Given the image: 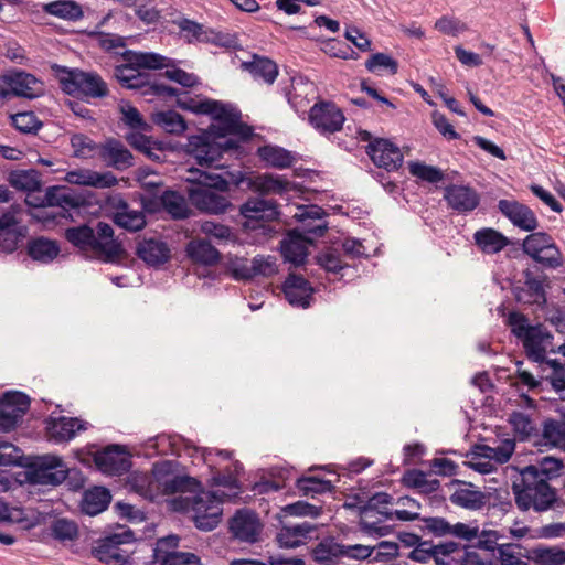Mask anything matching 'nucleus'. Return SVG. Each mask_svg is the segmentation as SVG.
Returning a JSON list of instances; mask_svg holds the SVG:
<instances>
[{"label":"nucleus","mask_w":565,"mask_h":565,"mask_svg":"<svg viewBox=\"0 0 565 565\" xmlns=\"http://www.w3.org/2000/svg\"><path fill=\"white\" fill-rule=\"evenodd\" d=\"M183 109L195 114L211 115L216 121L202 135L191 136L188 139L186 151L193 156L201 167L213 166L224 151L235 147L228 136L248 137L249 128L242 125L241 113L236 107L218 100H178Z\"/></svg>","instance_id":"obj_1"},{"label":"nucleus","mask_w":565,"mask_h":565,"mask_svg":"<svg viewBox=\"0 0 565 565\" xmlns=\"http://www.w3.org/2000/svg\"><path fill=\"white\" fill-rule=\"evenodd\" d=\"M183 109L195 114L211 115L216 121L202 135L191 136L188 139L186 151L193 156L201 167L213 166L224 151L235 147L228 136L248 137L249 128L242 125L241 113L236 107L218 100H178Z\"/></svg>","instance_id":"obj_2"},{"label":"nucleus","mask_w":565,"mask_h":565,"mask_svg":"<svg viewBox=\"0 0 565 565\" xmlns=\"http://www.w3.org/2000/svg\"><path fill=\"white\" fill-rule=\"evenodd\" d=\"M220 469H224L227 473L213 476V484L227 489V492L220 489L201 491L192 498L181 497L174 501V509L190 512L195 526L202 531L214 530L222 519V503L232 500L239 493L235 475L243 469L242 465L238 461H233L231 467H220Z\"/></svg>","instance_id":"obj_3"},{"label":"nucleus","mask_w":565,"mask_h":565,"mask_svg":"<svg viewBox=\"0 0 565 565\" xmlns=\"http://www.w3.org/2000/svg\"><path fill=\"white\" fill-rule=\"evenodd\" d=\"M185 180L192 183L188 194L198 210L217 215L225 213L231 206L230 200L223 194L228 190V182L220 174L193 169L189 170Z\"/></svg>","instance_id":"obj_4"},{"label":"nucleus","mask_w":565,"mask_h":565,"mask_svg":"<svg viewBox=\"0 0 565 565\" xmlns=\"http://www.w3.org/2000/svg\"><path fill=\"white\" fill-rule=\"evenodd\" d=\"M64 236L82 252L92 253L105 260L113 259L121 252L120 244L114 237L113 227L104 222H98L96 228L86 224L68 227Z\"/></svg>","instance_id":"obj_5"},{"label":"nucleus","mask_w":565,"mask_h":565,"mask_svg":"<svg viewBox=\"0 0 565 565\" xmlns=\"http://www.w3.org/2000/svg\"><path fill=\"white\" fill-rule=\"evenodd\" d=\"M515 503L522 511L533 509L543 512L551 509L556 502V492L545 479H539L533 465L521 471L520 482L512 486Z\"/></svg>","instance_id":"obj_6"},{"label":"nucleus","mask_w":565,"mask_h":565,"mask_svg":"<svg viewBox=\"0 0 565 565\" xmlns=\"http://www.w3.org/2000/svg\"><path fill=\"white\" fill-rule=\"evenodd\" d=\"M124 63L115 67L114 76L126 88L137 89L143 87L148 79L146 72L168 66L166 56L151 52H136L125 50Z\"/></svg>","instance_id":"obj_7"},{"label":"nucleus","mask_w":565,"mask_h":565,"mask_svg":"<svg viewBox=\"0 0 565 565\" xmlns=\"http://www.w3.org/2000/svg\"><path fill=\"white\" fill-rule=\"evenodd\" d=\"M393 497L386 492L373 494L367 502L360 508V529L370 536H385L395 521Z\"/></svg>","instance_id":"obj_8"},{"label":"nucleus","mask_w":565,"mask_h":565,"mask_svg":"<svg viewBox=\"0 0 565 565\" xmlns=\"http://www.w3.org/2000/svg\"><path fill=\"white\" fill-rule=\"evenodd\" d=\"M136 540L134 532L126 525H117L113 532L96 542L93 555L106 565H126L130 562L131 553L122 545Z\"/></svg>","instance_id":"obj_9"},{"label":"nucleus","mask_w":565,"mask_h":565,"mask_svg":"<svg viewBox=\"0 0 565 565\" xmlns=\"http://www.w3.org/2000/svg\"><path fill=\"white\" fill-rule=\"evenodd\" d=\"M58 79L62 89L68 95L87 98H103L108 95L106 82L95 72L61 68Z\"/></svg>","instance_id":"obj_10"},{"label":"nucleus","mask_w":565,"mask_h":565,"mask_svg":"<svg viewBox=\"0 0 565 565\" xmlns=\"http://www.w3.org/2000/svg\"><path fill=\"white\" fill-rule=\"evenodd\" d=\"M22 465L26 467V478L30 483L40 486H58L68 475V468L63 459L54 455H44L34 458L31 462Z\"/></svg>","instance_id":"obj_11"},{"label":"nucleus","mask_w":565,"mask_h":565,"mask_svg":"<svg viewBox=\"0 0 565 565\" xmlns=\"http://www.w3.org/2000/svg\"><path fill=\"white\" fill-rule=\"evenodd\" d=\"M0 87L4 92L1 99H7L11 96L33 99L41 96L44 92L42 81L31 73L17 68H10L0 76Z\"/></svg>","instance_id":"obj_12"},{"label":"nucleus","mask_w":565,"mask_h":565,"mask_svg":"<svg viewBox=\"0 0 565 565\" xmlns=\"http://www.w3.org/2000/svg\"><path fill=\"white\" fill-rule=\"evenodd\" d=\"M344 120L343 113L333 103L321 102L310 108L309 121L322 135L340 131Z\"/></svg>","instance_id":"obj_13"},{"label":"nucleus","mask_w":565,"mask_h":565,"mask_svg":"<svg viewBox=\"0 0 565 565\" xmlns=\"http://www.w3.org/2000/svg\"><path fill=\"white\" fill-rule=\"evenodd\" d=\"M30 407L29 397L20 392H8L0 398V431L14 429Z\"/></svg>","instance_id":"obj_14"},{"label":"nucleus","mask_w":565,"mask_h":565,"mask_svg":"<svg viewBox=\"0 0 565 565\" xmlns=\"http://www.w3.org/2000/svg\"><path fill=\"white\" fill-rule=\"evenodd\" d=\"M178 541L179 539L173 535L159 540L153 550L156 563L160 565H202L200 557L194 553L174 551Z\"/></svg>","instance_id":"obj_15"},{"label":"nucleus","mask_w":565,"mask_h":565,"mask_svg":"<svg viewBox=\"0 0 565 565\" xmlns=\"http://www.w3.org/2000/svg\"><path fill=\"white\" fill-rule=\"evenodd\" d=\"M107 205L111 209L114 223L119 227L129 232H137L145 227V213L140 210L131 209L119 194L109 196Z\"/></svg>","instance_id":"obj_16"},{"label":"nucleus","mask_w":565,"mask_h":565,"mask_svg":"<svg viewBox=\"0 0 565 565\" xmlns=\"http://www.w3.org/2000/svg\"><path fill=\"white\" fill-rule=\"evenodd\" d=\"M262 527L258 515L250 510L237 511L230 522V530L234 537L246 543L258 541Z\"/></svg>","instance_id":"obj_17"},{"label":"nucleus","mask_w":565,"mask_h":565,"mask_svg":"<svg viewBox=\"0 0 565 565\" xmlns=\"http://www.w3.org/2000/svg\"><path fill=\"white\" fill-rule=\"evenodd\" d=\"M367 154L380 168L387 171L397 170L403 162V154L397 146L386 139H376L367 146Z\"/></svg>","instance_id":"obj_18"},{"label":"nucleus","mask_w":565,"mask_h":565,"mask_svg":"<svg viewBox=\"0 0 565 565\" xmlns=\"http://www.w3.org/2000/svg\"><path fill=\"white\" fill-rule=\"evenodd\" d=\"M38 205L43 209H61L58 214L62 217H73L71 211L78 210L81 205V199L76 196L71 190L64 186H50L46 189L41 202Z\"/></svg>","instance_id":"obj_19"},{"label":"nucleus","mask_w":565,"mask_h":565,"mask_svg":"<svg viewBox=\"0 0 565 565\" xmlns=\"http://www.w3.org/2000/svg\"><path fill=\"white\" fill-rule=\"evenodd\" d=\"M311 234L294 230L281 241L280 250L286 262L299 266L305 263L308 255V244L312 242Z\"/></svg>","instance_id":"obj_20"},{"label":"nucleus","mask_w":565,"mask_h":565,"mask_svg":"<svg viewBox=\"0 0 565 565\" xmlns=\"http://www.w3.org/2000/svg\"><path fill=\"white\" fill-rule=\"evenodd\" d=\"M166 465L154 466V481L159 494L185 493L186 491H195L199 483L195 479L184 476H175L173 473H162Z\"/></svg>","instance_id":"obj_21"},{"label":"nucleus","mask_w":565,"mask_h":565,"mask_svg":"<svg viewBox=\"0 0 565 565\" xmlns=\"http://www.w3.org/2000/svg\"><path fill=\"white\" fill-rule=\"evenodd\" d=\"M499 211L510 220V222L526 232L534 231L539 223L533 211L526 205L511 200H500Z\"/></svg>","instance_id":"obj_22"},{"label":"nucleus","mask_w":565,"mask_h":565,"mask_svg":"<svg viewBox=\"0 0 565 565\" xmlns=\"http://www.w3.org/2000/svg\"><path fill=\"white\" fill-rule=\"evenodd\" d=\"M94 460L102 472L114 476L126 472L130 466L126 451L118 445L109 446L97 452Z\"/></svg>","instance_id":"obj_23"},{"label":"nucleus","mask_w":565,"mask_h":565,"mask_svg":"<svg viewBox=\"0 0 565 565\" xmlns=\"http://www.w3.org/2000/svg\"><path fill=\"white\" fill-rule=\"evenodd\" d=\"M316 525L308 522L287 523L277 533V542L281 547L295 548L311 540Z\"/></svg>","instance_id":"obj_24"},{"label":"nucleus","mask_w":565,"mask_h":565,"mask_svg":"<svg viewBox=\"0 0 565 565\" xmlns=\"http://www.w3.org/2000/svg\"><path fill=\"white\" fill-rule=\"evenodd\" d=\"M46 428L51 440L63 443L73 439L78 431L85 430L87 423L73 417H50Z\"/></svg>","instance_id":"obj_25"},{"label":"nucleus","mask_w":565,"mask_h":565,"mask_svg":"<svg viewBox=\"0 0 565 565\" xmlns=\"http://www.w3.org/2000/svg\"><path fill=\"white\" fill-rule=\"evenodd\" d=\"M444 199L458 213H468L479 205V194L466 185H449L445 189Z\"/></svg>","instance_id":"obj_26"},{"label":"nucleus","mask_w":565,"mask_h":565,"mask_svg":"<svg viewBox=\"0 0 565 565\" xmlns=\"http://www.w3.org/2000/svg\"><path fill=\"white\" fill-rule=\"evenodd\" d=\"M245 182L252 191L264 195H281L291 189V182L281 175L271 173L250 174Z\"/></svg>","instance_id":"obj_27"},{"label":"nucleus","mask_w":565,"mask_h":565,"mask_svg":"<svg viewBox=\"0 0 565 565\" xmlns=\"http://www.w3.org/2000/svg\"><path fill=\"white\" fill-rule=\"evenodd\" d=\"M282 290L291 306L303 309L310 306L313 288L305 278L290 274L284 282Z\"/></svg>","instance_id":"obj_28"},{"label":"nucleus","mask_w":565,"mask_h":565,"mask_svg":"<svg viewBox=\"0 0 565 565\" xmlns=\"http://www.w3.org/2000/svg\"><path fill=\"white\" fill-rule=\"evenodd\" d=\"M65 180L71 184L93 186L97 189L111 188L117 184V178L109 171L97 172L89 169L68 171Z\"/></svg>","instance_id":"obj_29"},{"label":"nucleus","mask_w":565,"mask_h":565,"mask_svg":"<svg viewBox=\"0 0 565 565\" xmlns=\"http://www.w3.org/2000/svg\"><path fill=\"white\" fill-rule=\"evenodd\" d=\"M239 213L247 221H273L279 215L277 204L262 198L248 199L241 205Z\"/></svg>","instance_id":"obj_30"},{"label":"nucleus","mask_w":565,"mask_h":565,"mask_svg":"<svg viewBox=\"0 0 565 565\" xmlns=\"http://www.w3.org/2000/svg\"><path fill=\"white\" fill-rule=\"evenodd\" d=\"M323 210L317 205L299 206L295 217L302 223L301 231L305 234H311L315 237L322 236L327 230L326 222L322 221Z\"/></svg>","instance_id":"obj_31"},{"label":"nucleus","mask_w":565,"mask_h":565,"mask_svg":"<svg viewBox=\"0 0 565 565\" xmlns=\"http://www.w3.org/2000/svg\"><path fill=\"white\" fill-rule=\"evenodd\" d=\"M550 340L551 335L539 326L530 329L521 339L526 355L534 362H543L545 360Z\"/></svg>","instance_id":"obj_32"},{"label":"nucleus","mask_w":565,"mask_h":565,"mask_svg":"<svg viewBox=\"0 0 565 565\" xmlns=\"http://www.w3.org/2000/svg\"><path fill=\"white\" fill-rule=\"evenodd\" d=\"M473 241L476 246L483 254L488 255L498 254L510 244V239L507 236L491 227H483L476 231Z\"/></svg>","instance_id":"obj_33"},{"label":"nucleus","mask_w":565,"mask_h":565,"mask_svg":"<svg viewBox=\"0 0 565 565\" xmlns=\"http://www.w3.org/2000/svg\"><path fill=\"white\" fill-rule=\"evenodd\" d=\"M99 156L107 166L121 169L132 164V157L129 150L117 140L106 141L99 149Z\"/></svg>","instance_id":"obj_34"},{"label":"nucleus","mask_w":565,"mask_h":565,"mask_svg":"<svg viewBox=\"0 0 565 565\" xmlns=\"http://www.w3.org/2000/svg\"><path fill=\"white\" fill-rule=\"evenodd\" d=\"M186 255L194 262L211 266L218 262L220 252L206 239H191L185 247Z\"/></svg>","instance_id":"obj_35"},{"label":"nucleus","mask_w":565,"mask_h":565,"mask_svg":"<svg viewBox=\"0 0 565 565\" xmlns=\"http://www.w3.org/2000/svg\"><path fill=\"white\" fill-rule=\"evenodd\" d=\"M450 502L465 509L479 510L486 504L487 497L472 484L463 483L450 495Z\"/></svg>","instance_id":"obj_36"},{"label":"nucleus","mask_w":565,"mask_h":565,"mask_svg":"<svg viewBox=\"0 0 565 565\" xmlns=\"http://www.w3.org/2000/svg\"><path fill=\"white\" fill-rule=\"evenodd\" d=\"M111 500L110 492L104 487H94L84 492L81 508L87 515H97L105 511Z\"/></svg>","instance_id":"obj_37"},{"label":"nucleus","mask_w":565,"mask_h":565,"mask_svg":"<svg viewBox=\"0 0 565 565\" xmlns=\"http://www.w3.org/2000/svg\"><path fill=\"white\" fill-rule=\"evenodd\" d=\"M257 153L266 166L276 169L289 168L295 162L294 153L278 146L267 145L260 147L258 148Z\"/></svg>","instance_id":"obj_38"},{"label":"nucleus","mask_w":565,"mask_h":565,"mask_svg":"<svg viewBox=\"0 0 565 565\" xmlns=\"http://www.w3.org/2000/svg\"><path fill=\"white\" fill-rule=\"evenodd\" d=\"M138 256L149 265L166 263L170 257L167 244L157 239H146L138 246Z\"/></svg>","instance_id":"obj_39"},{"label":"nucleus","mask_w":565,"mask_h":565,"mask_svg":"<svg viewBox=\"0 0 565 565\" xmlns=\"http://www.w3.org/2000/svg\"><path fill=\"white\" fill-rule=\"evenodd\" d=\"M181 441L180 436L161 434L148 439L145 443V449L147 450L148 456L179 455Z\"/></svg>","instance_id":"obj_40"},{"label":"nucleus","mask_w":565,"mask_h":565,"mask_svg":"<svg viewBox=\"0 0 565 565\" xmlns=\"http://www.w3.org/2000/svg\"><path fill=\"white\" fill-rule=\"evenodd\" d=\"M20 233L17 230V221L13 215L4 214L0 217V250L12 253L17 249L20 241Z\"/></svg>","instance_id":"obj_41"},{"label":"nucleus","mask_w":565,"mask_h":565,"mask_svg":"<svg viewBox=\"0 0 565 565\" xmlns=\"http://www.w3.org/2000/svg\"><path fill=\"white\" fill-rule=\"evenodd\" d=\"M28 253L32 259L47 264L58 255L60 247L54 241L39 237L29 242Z\"/></svg>","instance_id":"obj_42"},{"label":"nucleus","mask_w":565,"mask_h":565,"mask_svg":"<svg viewBox=\"0 0 565 565\" xmlns=\"http://www.w3.org/2000/svg\"><path fill=\"white\" fill-rule=\"evenodd\" d=\"M43 10L56 18L78 21L83 18L82 7L73 0H57L44 4Z\"/></svg>","instance_id":"obj_43"},{"label":"nucleus","mask_w":565,"mask_h":565,"mask_svg":"<svg viewBox=\"0 0 565 565\" xmlns=\"http://www.w3.org/2000/svg\"><path fill=\"white\" fill-rule=\"evenodd\" d=\"M181 35L189 42H211L214 41L213 32L205 30L204 26L195 21L182 18L174 21Z\"/></svg>","instance_id":"obj_44"},{"label":"nucleus","mask_w":565,"mask_h":565,"mask_svg":"<svg viewBox=\"0 0 565 565\" xmlns=\"http://www.w3.org/2000/svg\"><path fill=\"white\" fill-rule=\"evenodd\" d=\"M515 449V443L512 439L501 440L495 446H478V454L491 459L495 465H502L509 461Z\"/></svg>","instance_id":"obj_45"},{"label":"nucleus","mask_w":565,"mask_h":565,"mask_svg":"<svg viewBox=\"0 0 565 565\" xmlns=\"http://www.w3.org/2000/svg\"><path fill=\"white\" fill-rule=\"evenodd\" d=\"M246 68L256 79L267 84H273L278 75L276 63L267 57L254 56L253 61L246 64Z\"/></svg>","instance_id":"obj_46"},{"label":"nucleus","mask_w":565,"mask_h":565,"mask_svg":"<svg viewBox=\"0 0 565 565\" xmlns=\"http://www.w3.org/2000/svg\"><path fill=\"white\" fill-rule=\"evenodd\" d=\"M542 445L565 450V423L546 420L542 430Z\"/></svg>","instance_id":"obj_47"},{"label":"nucleus","mask_w":565,"mask_h":565,"mask_svg":"<svg viewBox=\"0 0 565 565\" xmlns=\"http://www.w3.org/2000/svg\"><path fill=\"white\" fill-rule=\"evenodd\" d=\"M312 557L322 565H332L342 557V544L334 540H324L312 550Z\"/></svg>","instance_id":"obj_48"},{"label":"nucleus","mask_w":565,"mask_h":565,"mask_svg":"<svg viewBox=\"0 0 565 565\" xmlns=\"http://www.w3.org/2000/svg\"><path fill=\"white\" fill-rule=\"evenodd\" d=\"M153 121L169 134L180 135L186 129L185 120L174 110L154 114Z\"/></svg>","instance_id":"obj_49"},{"label":"nucleus","mask_w":565,"mask_h":565,"mask_svg":"<svg viewBox=\"0 0 565 565\" xmlns=\"http://www.w3.org/2000/svg\"><path fill=\"white\" fill-rule=\"evenodd\" d=\"M9 181L13 188L26 192H35L41 186L39 175L34 170L14 171L10 174Z\"/></svg>","instance_id":"obj_50"},{"label":"nucleus","mask_w":565,"mask_h":565,"mask_svg":"<svg viewBox=\"0 0 565 565\" xmlns=\"http://www.w3.org/2000/svg\"><path fill=\"white\" fill-rule=\"evenodd\" d=\"M162 205L173 218H185L189 215V207L183 196L173 191L163 193Z\"/></svg>","instance_id":"obj_51"},{"label":"nucleus","mask_w":565,"mask_h":565,"mask_svg":"<svg viewBox=\"0 0 565 565\" xmlns=\"http://www.w3.org/2000/svg\"><path fill=\"white\" fill-rule=\"evenodd\" d=\"M296 488L303 495L315 497L332 490V483L329 480L317 477H301L296 481Z\"/></svg>","instance_id":"obj_52"},{"label":"nucleus","mask_w":565,"mask_h":565,"mask_svg":"<svg viewBox=\"0 0 565 565\" xmlns=\"http://www.w3.org/2000/svg\"><path fill=\"white\" fill-rule=\"evenodd\" d=\"M365 67L371 73L380 74L382 71H386L391 75H395L398 71V63L385 53H375L366 60Z\"/></svg>","instance_id":"obj_53"},{"label":"nucleus","mask_w":565,"mask_h":565,"mask_svg":"<svg viewBox=\"0 0 565 565\" xmlns=\"http://www.w3.org/2000/svg\"><path fill=\"white\" fill-rule=\"evenodd\" d=\"M78 534V529L75 522L66 519H57L51 525V535L62 542H73Z\"/></svg>","instance_id":"obj_54"},{"label":"nucleus","mask_w":565,"mask_h":565,"mask_svg":"<svg viewBox=\"0 0 565 565\" xmlns=\"http://www.w3.org/2000/svg\"><path fill=\"white\" fill-rule=\"evenodd\" d=\"M131 488L140 495L153 500L158 495V489L154 481V471L151 476L146 473L136 475L129 481Z\"/></svg>","instance_id":"obj_55"},{"label":"nucleus","mask_w":565,"mask_h":565,"mask_svg":"<svg viewBox=\"0 0 565 565\" xmlns=\"http://www.w3.org/2000/svg\"><path fill=\"white\" fill-rule=\"evenodd\" d=\"M509 423L521 439L530 438L536 433V426L531 417L521 412H513L510 415Z\"/></svg>","instance_id":"obj_56"},{"label":"nucleus","mask_w":565,"mask_h":565,"mask_svg":"<svg viewBox=\"0 0 565 565\" xmlns=\"http://www.w3.org/2000/svg\"><path fill=\"white\" fill-rule=\"evenodd\" d=\"M200 231L209 236L214 238L217 243L230 242L235 239V235L232 230L224 224L205 221L201 223Z\"/></svg>","instance_id":"obj_57"},{"label":"nucleus","mask_w":565,"mask_h":565,"mask_svg":"<svg viewBox=\"0 0 565 565\" xmlns=\"http://www.w3.org/2000/svg\"><path fill=\"white\" fill-rule=\"evenodd\" d=\"M554 243V239L546 233L536 232L527 235L523 241V250L530 257L537 255L544 248Z\"/></svg>","instance_id":"obj_58"},{"label":"nucleus","mask_w":565,"mask_h":565,"mask_svg":"<svg viewBox=\"0 0 565 565\" xmlns=\"http://www.w3.org/2000/svg\"><path fill=\"white\" fill-rule=\"evenodd\" d=\"M397 505L401 509H395V521H414L419 518V509L420 504L411 497H401L398 498Z\"/></svg>","instance_id":"obj_59"},{"label":"nucleus","mask_w":565,"mask_h":565,"mask_svg":"<svg viewBox=\"0 0 565 565\" xmlns=\"http://www.w3.org/2000/svg\"><path fill=\"white\" fill-rule=\"evenodd\" d=\"M226 270L235 280L252 279V264L246 258L231 256L226 260Z\"/></svg>","instance_id":"obj_60"},{"label":"nucleus","mask_w":565,"mask_h":565,"mask_svg":"<svg viewBox=\"0 0 565 565\" xmlns=\"http://www.w3.org/2000/svg\"><path fill=\"white\" fill-rule=\"evenodd\" d=\"M547 365L551 367V373L544 381L553 387L562 399H565V367L555 360L547 361Z\"/></svg>","instance_id":"obj_61"},{"label":"nucleus","mask_w":565,"mask_h":565,"mask_svg":"<svg viewBox=\"0 0 565 565\" xmlns=\"http://www.w3.org/2000/svg\"><path fill=\"white\" fill-rule=\"evenodd\" d=\"M404 482L406 486L418 489L424 493L434 492L439 487V482L437 480H428L426 473L418 470L408 472Z\"/></svg>","instance_id":"obj_62"},{"label":"nucleus","mask_w":565,"mask_h":565,"mask_svg":"<svg viewBox=\"0 0 565 565\" xmlns=\"http://www.w3.org/2000/svg\"><path fill=\"white\" fill-rule=\"evenodd\" d=\"M119 110L121 113V120L125 122V125L132 129L146 130L148 125L142 119L138 109L129 102L121 100L119 103Z\"/></svg>","instance_id":"obj_63"},{"label":"nucleus","mask_w":565,"mask_h":565,"mask_svg":"<svg viewBox=\"0 0 565 565\" xmlns=\"http://www.w3.org/2000/svg\"><path fill=\"white\" fill-rule=\"evenodd\" d=\"M498 559L501 565H526L516 544H500L498 546Z\"/></svg>","instance_id":"obj_64"}]
</instances>
